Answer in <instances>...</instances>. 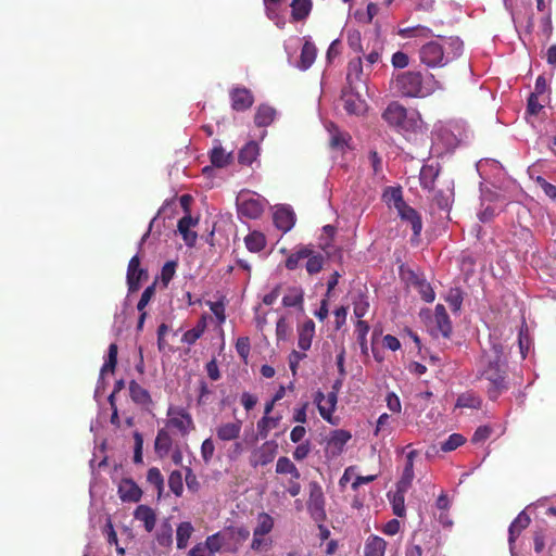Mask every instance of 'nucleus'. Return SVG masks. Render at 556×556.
<instances>
[{
  "label": "nucleus",
  "instance_id": "1",
  "mask_svg": "<svg viewBox=\"0 0 556 556\" xmlns=\"http://www.w3.org/2000/svg\"><path fill=\"white\" fill-rule=\"evenodd\" d=\"M506 358L504 346L500 342H492L491 349L484 351L479 369V378L489 381L488 394L495 401L507 389Z\"/></svg>",
  "mask_w": 556,
  "mask_h": 556
},
{
  "label": "nucleus",
  "instance_id": "2",
  "mask_svg": "<svg viewBox=\"0 0 556 556\" xmlns=\"http://www.w3.org/2000/svg\"><path fill=\"white\" fill-rule=\"evenodd\" d=\"M463 41L458 37L442 38V42L431 40L418 51L420 62L430 68L443 67L463 53Z\"/></svg>",
  "mask_w": 556,
  "mask_h": 556
},
{
  "label": "nucleus",
  "instance_id": "3",
  "mask_svg": "<svg viewBox=\"0 0 556 556\" xmlns=\"http://www.w3.org/2000/svg\"><path fill=\"white\" fill-rule=\"evenodd\" d=\"M439 87L433 75L425 77L420 71H406L393 79L394 90L406 98H425Z\"/></svg>",
  "mask_w": 556,
  "mask_h": 556
},
{
  "label": "nucleus",
  "instance_id": "4",
  "mask_svg": "<svg viewBox=\"0 0 556 556\" xmlns=\"http://www.w3.org/2000/svg\"><path fill=\"white\" fill-rule=\"evenodd\" d=\"M382 118L389 126L405 132L416 131L421 124V118L417 111H408L395 101L388 104L382 112Z\"/></svg>",
  "mask_w": 556,
  "mask_h": 556
},
{
  "label": "nucleus",
  "instance_id": "5",
  "mask_svg": "<svg viewBox=\"0 0 556 556\" xmlns=\"http://www.w3.org/2000/svg\"><path fill=\"white\" fill-rule=\"evenodd\" d=\"M309 495L306 503L308 514L311 518L319 523L321 527V523L327 519L326 514V500L324 495V491L321 485L316 482L312 481L308 484Z\"/></svg>",
  "mask_w": 556,
  "mask_h": 556
},
{
  "label": "nucleus",
  "instance_id": "6",
  "mask_svg": "<svg viewBox=\"0 0 556 556\" xmlns=\"http://www.w3.org/2000/svg\"><path fill=\"white\" fill-rule=\"evenodd\" d=\"M167 417V426L176 429L182 437L195 428L191 414L184 407L169 406Z\"/></svg>",
  "mask_w": 556,
  "mask_h": 556
},
{
  "label": "nucleus",
  "instance_id": "7",
  "mask_svg": "<svg viewBox=\"0 0 556 556\" xmlns=\"http://www.w3.org/2000/svg\"><path fill=\"white\" fill-rule=\"evenodd\" d=\"M238 214L249 219H257L264 212V202L256 194L241 193L237 199Z\"/></svg>",
  "mask_w": 556,
  "mask_h": 556
},
{
  "label": "nucleus",
  "instance_id": "8",
  "mask_svg": "<svg viewBox=\"0 0 556 556\" xmlns=\"http://www.w3.org/2000/svg\"><path fill=\"white\" fill-rule=\"evenodd\" d=\"M278 454V443L275 440L264 442L255 448L249 458V463L253 468L266 466L270 464Z\"/></svg>",
  "mask_w": 556,
  "mask_h": 556
},
{
  "label": "nucleus",
  "instance_id": "9",
  "mask_svg": "<svg viewBox=\"0 0 556 556\" xmlns=\"http://www.w3.org/2000/svg\"><path fill=\"white\" fill-rule=\"evenodd\" d=\"M341 99L346 113L353 115H362L366 112V102L356 91V88H351L350 86L344 87L342 90Z\"/></svg>",
  "mask_w": 556,
  "mask_h": 556
},
{
  "label": "nucleus",
  "instance_id": "10",
  "mask_svg": "<svg viewBox=\"0 0 556 556\" xmlns=\"http://www.w3.org/2000/svg\"><path fill=\"white\" fill-rule=\"evenodd\" d=\"M126 279L129 293L138 291L141 280L148 279V271L140 267V258L137 254L129 260Z\"/></svg>",
  "mask_w": 556,
  "mask_h": 556
},
{
  "label": "nucleus",
  "instance_id": "11",
  "mask_svg": "<svg viewBox=\"0 0 556 556\" xmlns=\"http://www.w3.org/2000/svg\"><path fill=\"white\" fill-rule=\"evenodd\" d=\"M438 545L430 541L419 540L414 535L413 540L405 547V556H437Z\"/></svg>",
  "mask_w": 556,
  "mask_h": 556
},
{
  "label": "nucleus",
  "instance_id": "12",
  "mask_svg": "<svg viewBox=\"0 0 556 556\" xmlns=\"http://www.w3.org/2000/svg\"><path fill=\"white\" fill-rule=\"evenodd\" d=\"M231 108L237 112L249 110L254 103L252 92L245 87H235L230 90Z\"/></svg>",
  "mask_w": 556,
  "mask_h": 556
},
{
  "label": "nucleus",
  "instance_id": "13",
  "mask_svg": "<svg viewBox=\"0 0 556 556\" xmlns=\"http://www.w3.org/2000/svg\"><path fill=\"white\" fill-rule=\"evenodd\" d=\"M338 395H336V391L329 392L327 396L321 391H317L315 394V403L318 412L327 421H331V415L336 409Z\"/></svg>",
  "mask_w": 556,
  "mask_h": 556
},
{
  "label": "nucleus",
  "instance_id": "14",
  "mask_svg": "<svg viewBox=\"0 0 556 556\" xmlns=\"http://www.w3.org/2000/svg\"><path fill=\"white\" fill-rule=\"evenodd\" d=\"M117 493L122 502L138 503L142 497V490L130 478L121 480Z\"/></svg>",
  "mask_w": 556,
  "mask_h": 556
},
{
  "label": "nucleus",
  "instance_id": "15",
  "mask_svg": "<svg viewBox=\"0 0 556 556\" xmlns=\"http://www.w3.org/2000/svg\"><path fill=\"white\" fill-rule=\"evenodd\" d=\"M397 214L403 222L408 223L412 226L413 230V239L412 241H418L420 232L422 230V220L420 214L409 206L408 204L404 205L400 210H397Z\"/></svg>",
  "mask_w": 556,
  "mask_h": 556
},
{
  "label": "nucleus",
  "instance_id": "16",
  "mask_svg": "<svg viewBox=\"0 0 556 556\" xmlns=\"http://www.w3.org/2000/svg\"><path fill=\"white\" fill-rule=\"evenodd\" d=\"M365 76L362 58L357 56L350 60L346 67V86L357 88L359 84L365 83Z\"/></svg>",
  "mask_w": 556,
  "mask_h": 556
},
{
  "label": "nucleus",
  "instance_id": "17",
  "mask_svg": "<svg viewBox=\"0 0 556 556\" xmlns=\"http://www.w3.org/2000/svg\"><path fill=\"white\" fill-rule=\"evenodd\" d=\"M530 522V516L525 510H522L510 523L508 528V544L510 551L514 549L517 538L525 529L529 527Z\"/></svg>",
  "mask_w": 556,
  "mask_h": 556
},
{
  "label": "nucleus",
  "instance_id": "18",
  "mask_svg": "<svg viewBox=\"0 0 556 556\" xmlns=\"http://www.w3.org/2000/svg\"><path fill=\"white\" fill-rule=\"evenodd\" d=\"M242 429V421L237 419L236 421L220 424L215 429V434L220 441H233L240 437Z\"/></svg>",
  "mask_w": 556,
  "mask_h": 556
},
{
  "label": "nucleus",
  "instance_id": "19",
  "mask_svg": "<svg viewBox=\"0 0 556 556\" xmlns=\"http://www.w3.org/2000/svg\"><path fill=\"white\" fill-rule=\"evenodd\" d=\"M197 224L198 219H193L189 214L180 218L178 222V231L188 247H193L198 239L197 232L191 230V227Z\"/></svg>",
  "mask_w": 556,
  "mask_h": 556
},
{
  "label": "nucleus",
  "instance_id": "20",
  "mask_svg": "<svg viewBox=\"0 0 556 556\" xmlns=\"http://www.w3.org/2000/svg\"><path fill=\"white\" fill-rule=\"evenodd\" d=\"M129 396L131 401L144 408L153 404L152 397L147 389L141 387L136 380L129 382Z\"/></svg>",
  "mask_w": 556,
  "mask_h": 556
},
{
  "label": "nucleus",
  "instance_id": "21",
  "mask_svg": "<svg viewBox=\"0 0 556 556\" xmlns=\"http://www.w3.org/2000/svg\"><path fill=\"white\" fill-rule=\"evenodd\" d=\"M317 56V48L311 40H305L302 46L300 60L298 62V67L301 71L308 70L313 63L315 62Z\"/></svg>",
  "mask_w": 556,
  "mask_h": 556
},
{
  "label": "nucleus",
  "instance_id": "22",
  "mask_svg": "<svg viewBox=\"0 0 556 556\" xmlns=\"http://www.w3.org/2000/svg\"><path fill=\"white\" fill-rule=\"evenodd\" d=\"M294 213L290 208L279 207L274 213L275 226L285 232L289 231L294 226Z\"/></svg>",
  "mask_w": 556,
  "mask_h": 556
},
{
  "label": "nucleus",
  "instance_id": "23",
  "mask_svg": "<svg viewBox=\"0 0 556 556\" xmlns=\"http://www.w3.org/2000/svg\"><path fill=\"white\" fill-rule=\"evenodd\" d=\"M134 517L136 520L142 521L144 529L148 532L153 531L156 523V515L155 511L148 505H139L134 511Z\"/></svg>",
  "mask_w": 556,
  "mask_h": 556
},
{
  "label": "nucleus",
  "instance_id": "24",
  "mask_svg": "<svg viewBox=\"0 0 556 556\" xmlns=\"http://www.w3.org/2000/svg\"><path fill=\"white\" fill-rule=\"evenodd\" d=\"M214 142L215 144L210 152L211 163L218 168L225 167L232 161V151L226 152L218 140Z\"/></svg>",
  "mask_w": 556,
  "mask_h": 556
},
{
  "label": "nucleus",
  "instance_id": "25",
  "mask_svg": "<svg viewBox=\"0 0 556 556\" xmlns=\"http://www.w3.org/2000/svg\"><path fill=\"white\" fill-rule=\"evenodd\" d=\"M434 320L442 336L448 338L452 332V323L444 305L437 304L434 308Z\"/></svg>",
  "mask_w": 556,
  "mask_h": 556
},
{
  "label": "nucleus",
  "instance_id": "26",
  "mask_svg": "<svg viewBox=\"0 0 556 556\" xmlns=\"http://www.w3.org/2000/svg\"><path fill=\"white\" fill-rule=\"evenodd\" d=\"M314 334H315V324L312 319H307L299 328L298 346L303 351L309 350Z\"/></svg>",
  "mask_w": 556,
  "mask_h": 556
},
{
  "label": "nucleus",
  "instance_id": "27",
  "mask_svg": "<svg viewBox=\"0 0 556 556\" xmlns=\"http://www.w3.org/2000/svg\"><path fill=\"white\" fill-rule=\"evenodd\" d=\"M387 542L377 535H370L364 546V556H384Z\"/></svg>",
  "mask_w": 556,
  "mask_h": 556
},
{
  "label": "nucleus",
  "instance_id": "28",
  "mask_svg": "<svg viewBox=\"0 0 556 556\" xmlns=\"http://www.w3.org/2000/svg\"><path fill=\"white\" fill-rule=\"evenodd\" d=\"M328 131L330 134L329 143L333 149L343 150L351 140V136L345 131H341L333 123L329 124Z\"/></svg>",
  "mask_w": 556,
  "mask_h": 556
},
{
  "label": "nucleus",
  "instance_id": "29",
  "mask_svg": "<svg viewBox=\"0 0 556 556\" xmlns=\"http://www.w3.org/2000/svg\"><path fill=\"white\" fill-rule=\"evenodd\" d=\"M418 455V452L413 450L406 455V464L402 473L399 484L402 489H409L414 479V459Z\"/></svg>",
  "mask_w": 556,
  "mask_h": 556
},
{
  "label": "nucleus",
  "instance_id": "30",
  "mask_svg": "<svg viewBox=\"0 0 556 556\" xmlns=\"http://www.w3.org/2000/svg\"><path fill=\"white\" fill-rule=\"evenodd\" d=\"M260 154V147L255 141L245 143L238 153V162L241 165H251Z\"/></svg>",
  "mask_w": 556,
  "mask_h": 556
},
{
  "label": "nucleus",
  "instance_id": "31",
  "mask_svg": "<svg viewBox=\"0 0 556 556\" xmlns=\"http://www.w3.org/2000/svg\"><path fill=\"white\" fill-rule=\"evenodd\" d=\"M439 175V169L432 165H424L420 169L419 180L422 189L433 190L434 181Z\"/></svg>",
  "mask_w": 556,
  "mask_h": 556
},
{
  "label": "nucleus",
  "instance_id": "32",
  "mask_svg": "<svg viewBox=\"0 0 556 556\" xmlns=\"http://www.w3.org/2000/svg\"><path fill=\"white\" fill-rule=\"evenodd\" d=\"M206 326V316L203 315L192 329L184 333L181 341L189 345L194 344L204 333Z\"/></svg>",
  "mask_w": 556,
  "mask_h": 556
},
{
  "label": "nucleus",
  "instance_id": "33",
  "mask_svg": "<svg viewBox=\"0 0 556 556\" xmlns=\"http://www.w3.org/2000/svg\"><path fill=\"white\" fill-rule=\"evenodd\" d=\"M408 489H402L401 484L396 483V492L390 498L393 514L397 517H404L405 509V493Z\"/></svg>",
  "mask_w": 556,
  "mask_h": 556
},
{
  "label": "nucleus",
  "instance_id": "34",
  "mask_svg": "<svg viewBox=\"0 0 556 556\" xmlns=\"http://www.w3.org/2000/svg\"><path fill=\"white\" fill-rule=\"evenodd\" d=\"M291 16L294 21H303L308 16L312 10L311 0H292L291 4Z\"/></svg>",
  "mask_w": 556,
  "mask_h": 556
},
{
  "label": "nucleus",
  "instance_id": "35",
  "mask_svg": "<svg viewBox=\"0 0 556 556\" xmlns=\"http://www.w3.org/2000/svg\"><path fill=\"white\" fill-rule=\"evenodd\" d=\"M276 472L278 475H290L291 478H294L295 480H299L301 477L296 466L287 456H281L278 458L276 464Z\"/></svg>",
  "mask_w": 556,
  "mask_h": 556
},
{
  "label": "nucleus",
  "instance_id": "36",
  "mask_svg": "<svg viewBox=\"0 0 556 556\" xmlns=\"http://www.w3.org/2000/svg\"><path fill=\"white\" fill-rule=\"evenodd\" d=\"M194 529L191 522L184 521L180 522L176 530V540H177V547L179 549L186 548L188 545V541L191 538Z\"/></svg>",
  "mask_w": 556,
  "mask_h": 556
},
{
  "label": "nucleus",
  "instance_id": "37",
  "mask_svg": "<svg viewBox=\"0 0 556 556\" xmlns=\"http://www.w3.org/2000/svg\"><path fill=\"white\" fill-rule=\"evenodd\" d=\"M276 111L268 105L258 106L255 116L254 123L258 127L268 126L275 118Z\"/></svg>",
  "mask_w": 556,
  "mask_h": 556
},
{
  "label": "nucleus",
  "instance_id": "38",
  "mask_svg": "<svg viewBox=\"0 0 556 556\" xmlns=\"http://www.w3.org/2000/svg\"><path fill=\"white\" fill-rule=\"evenodd\" d=\"M244 242L250 252L256 253L265 248L266 238L262 232L252 231L245 237Z\"/></svg>",
  "mask_w": 556,
  "mask_h": 556
},
{
  "label": "nucleus",
  "instance_id": "39",
  "mask_svg": "<svg viewBox=\"0 0 556 556\" xmlns=\"http://www.w3.org/2000/svg\"><path fill=\"white\" fill-rule=\"evenodd\" d=\"M481 404V397L469 391L458 395L455 406L459 408H480Z\"/></svg>",
  "mask_w": 556,
  "mask_h": 556
},
{
  "label": "nucleus",
  "instance_id": "40",
  "mask_svg": "<svg viewBox=\"0 0 556 556\" xmlns=\"http://www.w3.org/2000/svg\"><path fill=\"white\" fill-rule=\"evenodd\" d=\"M305 260H307L305 264L306 271L309 275L318 274L325 263V257L320 253H316L313 249L309 248V256H307Z\"/></svg>",
  "mask_w": 556,
  "mask_h": 556
},
{
  "label": "nucleus",
  "instance_id": "41",
  "mask_svg": "<svg viewBox=\"0 0 556 556\" xmlns=\"http://www.w3.org/2000/svg\"><path fill=\"white\" fill-rule=\"evenodd\" d=\"M172 447L170 435L165 430H160L155 438L154 448L160 456L166 455Z\"/></svg>",
  "mask_w": 556,
  "mask_h": 556
},
{
  "label": "nucleus",
  "instance_id": "42",
  "mask_svg": "<svg viewBox=\"0 0 556 556\" xmlns=\"http://www.w3.org/2000/svg\"><path fill=\"white\" fill-rule=\"evenodd\" d=\"M274 528V519L266 513H262L258 516V522L253 531L254 536H264L268 534Z\"/></svg>",
  "mask_w": 556,
  "mask_h": 556
},
{
  "label": "nucleus",
  "instance_id": "43",
  "mask_svg": "<svg viewBox=\"0 0 556 556\" xmlns=\"http://www.w3.org/2000/svg\"><path fill=\"white\" fill-rule=\"evenodd\" d=\"M307 256H309V247H300L295 252L288 256L286 260V267L289 270H294L299 266L300 261L305 260Z\"/></svg>",
  "mask_w": 556,
  "mask_h": 556
},
{
  "label": "nucleus",
  "instance_id": "44",
  "mask_svg": "<svg viewBox=\"0 0 556 556\" xmlns=\"http://www.w3.org/2000/svg\"><path fill=\"white\" fill-rule=\"evenodd\" d=\"M156 541L159 545L168 547L173 543V528L168 521H165L161 525L157 533Z\"/></svg>",
  "mask_w": 556,
  "mask_h": 556
},
{
  "label": "nucleus",
  "instance_id": "45",
  "mask_svg": "<svg viewBox=\"0 0 556 556\" xmlns=\"http://www.w3.org/2000/svg\"><path fill=\"white\" fill-rule=\"evenodd\" d=\"M117 353H118L117 344L111 343L109 345L108 357L101 368V376H103L108 371L113 372L115 370V367L117 365Z\"/></svg>",
  "mask_w": 556,
  "mask_h": 556
},
{
  "label": "nucleus",
  "instance_id": "46",
  "mask_svg": "<svg viewBox=\"0 0 556 556\" xmlns=\"http://www.w3.org/2000/svg\"><path fill=\"white\" fill-rule=\"evenodd\" d=\"M279 418L263 416L257 421V435L262 439H266L270 429L275 428L278 425Z\"/></svg>",
  "mask_w": 556,
  "mask_h": 556
},
{
  "label": "nucleus",
  "instance_id": "47",
  "mask_svg": "<svg viewBox=\"0 0 556 556\" xmlns=\"http://www.w3.org/2000/svg\"><path fill=\"white\" fill-rule=\"evenodd\" d=\"M384 198L390 206H393L396 211L406 205L403 200L402 190L400 188H390L386 193Z\"/></svg>",
  "mask_w": 556,
  "mask_h": 556
},
{
  "label": "nucleus",
  "instance_id": "48",
  "mask_svg": "<svg viewBox=\"0 0 556 556\" xmlns=\"http://www.w3.org/2000/svg\"><path fill=\"white\" fill-rule=\"evenodd\" d=\"M147 481L156 489L159 495L162 494L164 490V477L159 468L152 467L148 470Z\"/></svg>",
  "mask_w": 556,
  "mask_h": 556
},
{
  "label": "nucleus",
  "instance_id": "49",
  "mask_svg": "<svg viewBox=\"0 0 556 556\" xmlns=\"http://www.w3.org/2000/svg\"><path fill=\"white\" fill-rule=\"evenodd\" d=\"M168 486L176 496H181L184 492L182 473L179 470H174L168 477Z\"/></svg>",
  "mask_w": 556,
  "mask_h": 556
},
{
  "label": "nucleus",
  "instance_id": "50",
  "mask_svg": "<svg viewBox=\"0 0 556 556\" xmlns=\"http://www.w3.org/2000/svg\"><path fill=\"white\" fill-rule=\"evenodd\" d=\"M303 303V292L300 289H291L288 294L282 298V304L286 307L300 306Z\"/></svg>",
  "mask_w": 556,
  "mask_h": 556
},
{
  "label": "nucleus",
  "instance_id": "51",
  "mask_svg": "<svg viewBox=\"0 0 556 556\" xmlns=\"http://www.w3.org/2000/svg\"><path fill=\"white\" fill-rule=\"evenodd\" d=\"M465 443V438L459 433L451 434L446 441L441 444V451L452 452Z\"/></svg>",
  "mask_w": 556,
  "mask_h": 556
},
{
  "label": "nucleus",
  "instance_id": "52",
  "mask_svg": "<svg viewBox=\"0 0 556 556\" xmlns=\"http://www.w3.org/2000/svg\"><path fill=\"white\" fill-rule=\"evenodd\" d=\"M350 439V432L345 430H336L330 438L329 444L337 447L338 450H342V447L349 442Z\"/></svg>",
  "mask_w": 556,
  "mask_h": 556
},
{
  "label": "nucleus",
  "instance_id": "53",
  "mask_svg": "<svg viewBox=\"0 0 556 556\" xmlns=\"http://www.w3.org/2000/svg\"><path fill=\"white\" fill-rule=\"evenodd\" d=\"M236 351L244 363H248V357L251 351V343L248 337H239L236 341Z\"/></svg>",
  "mask_w": 556,
  "mask_h": 556
},
{
  "label": "nucleus",
  "instance_id": "54",
  "mask_svg": "<svg viewBox=\"0 0 556 556\" xmlns=\"http://www.w3.org/2000/svg\"><path fill=\"white\" fill-rule=\"evenodd\" d=\"M204 543L210 552L208 555L214 556V554L219 552L223 546V539L220 536V533L217 532L215 534L208 535Z\"/></svg>",
  "mask_w": 556,
  "mask_h": 556
},
{
  "label": "nucleus",
  "instance_id": "55",
  "mask_svg": "<svg viewBox=\"0 0 556 556\" xmlns=\"http://www.w3.org/2000/svg\"><path fill=\"white\" fill-rule=\"evenodd\" d=\"M177 263L174 261L166 262L161 270V280L164 287H167L176 271Z\"/></svg>",
  "mask_w": 556,
  "mask_h": 556
},
{
  "label": "nucleus",
  "instance_id": "56",
  "mask_svg": "<svg viewBox=\"0 0 556 556\" xmlns=\"http://www.w3.org/2000/svg\"><path fill=\"white\" fill-rule=\"evenodd\" d=\"M354 305V315L361 320L362 317L365 316L367 309L369 307V303L367 298L364 294H358L357 299L353 302Z\"/></svg>",
  "mask_w": 556,
  "mask_h": 556
},
{
  "label": "nucleus",
  "instance_id": "57",
  "mask_svg": "<svg viewBox=\"0 0 556 556\" xmlns=\"http://www.w3.org/2000/svg\"><path fill=\"white\" fill-rule=\"evenodd\" d=\"M134 441H135L134 463L142 464V462H143V456H142L143 437H142V434L138 431H135L134 432Z\"/></svg>",
  "mask_w": 556,
  "mask_h": 556
},
{
  "label": "nucleus",
  "instance_id": "58",
  "mask_svg": "<svg viewBox=\"0 0 556 556\" xmlns=\"http://www.w3.org/2000/svg\"><path fill=\"white\" fill-rule=\"evenodd\" d=\"M215 445L211 438L205 439L201 445V457L205 464H208L214 455Z\"/></svg>",
  "mask_w": 556,
  "mask_h": 556
},
{
  "label": "nucleus",
  "instance_id": "59",
  "mask_svg": "<svg viewBox=\"0 0 556 556\" xmlns=\"http://www.w3.org/2000/svg\"><path fill=\"white\" fill-rule=\"evenodd\" d=\"M355 331L357 333V340L361 344L362 350L364 351L366 346V336L369 331V325L365 320H357L355 326Z\"/></svg>",
  "mask_w": 556,
  "mask_h": 556
},
{
  "label": "nucleus",
  "instance_id": "60",
  "mask_svg": "<svg viewBox=\"0 0 556 556\" xmlns=\"http://www.w3.org/2000/svg\"><path fill=\"white\" fill-rule=\"evenodd\" d=\"M154 293H155V283H153L144 289V291L142 292L141 298L137 304V309L139 312H142L146 308V306L149 304V302L151 301Z\"/></svg>",
  "mask_w": 556,
  "mask_h": 556
},
{
  "label": "nucleus",
  "instance_id": "61",
  "mask_svg": "<svg viewBox=\"0 0 556 556\" xmlns=\"http://www.w3.org/2000/svg\"><path fill=\"white\" fill-rule=\"evenodd\" d=\"M391 63L394 68L402 70V68H405L408 66L409 58L406 53H404L402 51H396L395 53H393V55L391 58Z\"/></svg>",
  "mask_w": 556,
  "mask_h": 556
},
{
  "label": "nucleus",
  "instance_id": "62",
  "mask_svg": "<svg viewBox=\"0 0 556 556\" xmlns=\"http://www.w3.org/2000/svg\"><path fill=\"white\" fill-rule=\"evenodd\" d=\"M185 481L189 491L195 493L200 489V482L191 468H186Z\"/></svg>",
  "mask_w": 556,
  "mask_h": 556
},
{
  "label": "nucleus",
  "instance_id": "63",
  "mask_svg": "<svg viewBox=\"0 0 556 556\" xmlns=\"http://www.w3.org/2000/svg\"><path fill=\"white\" fill-rule=\"evenodd\" d=\"M418 289L419 293L421 295V299L428 303L434 301L435 293L431 286L426 281L418 282Z\"/></svg>",
  "mask_w": 556,
  "mask_h": 556
},
{
  "label": "nucleus",
  "instance_id": "64",
  "mask_svg": "<svg viewBox=\"0 0 556 556\" xmlns=\"http://www.w3.org/2000/svg\"><path fill=\"white\" fill-rule=\"evenodd\" d=\"M491 433H492L491 427L480 426L476 429V431L471 438V441H472V443L484 442L486 439L490 438Z\"/></svg>",
  "mask_w": 556,
  "mask_h": 556
}]
</instances>
